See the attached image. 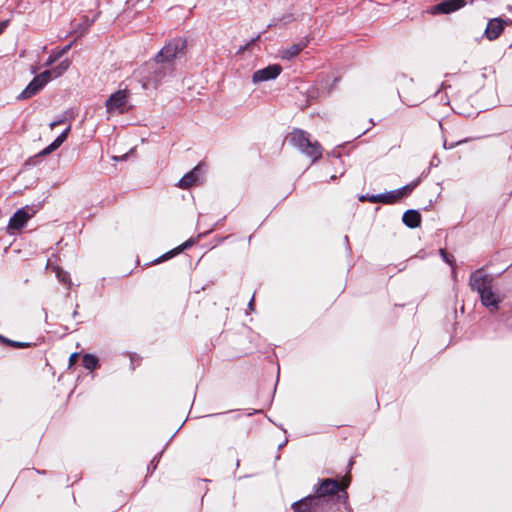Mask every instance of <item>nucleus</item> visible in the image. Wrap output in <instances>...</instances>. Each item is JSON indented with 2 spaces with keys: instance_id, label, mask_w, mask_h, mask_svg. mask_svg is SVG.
I'll return each mask as SVG.
<instances>
[{
  "instance_id": "1",
  "label": "nucleus",
  "mask_w": 512,
  "mask_h": 512,
  "mask_svg": "<svg viewBox=\"0 0 512 512\" xmlns=\"http://www.w3.org/2000/svg\"><path fill=\"white\" fill-rule=\"evenodd\" d=\"M341 506L349 510L348 493L338 480L322 479L314 486V494L308 495L292 504L294 512L338 511Z\"/></svg>"
},
{
  "instance_id": "2",
  "label": "nucleus",
  "mask_w": 512,
  "mask_h": 512,
  "mask_svg": "<svg viewBox=\"0 0 512 512\" xmlns=\"http://www.w3.org/2000/svg\"><path fill=\"white\" fill-rule=\"evenodd\" d=\"M288 142L302 154L315 163L322 157V146L318 141H312L310 134L305 130L294 128L287 137Z\"/></svg>"
},
{
  "instance_id": "3",
  "label": "nucleus",
  "mask_w": 512,
  "mask_h": 512,
  "mask_svg": "<svg viewBox=\"0 0 512 512\" xmlns=\"http://www.w3.org/2000/svg\"><path fill=\"white\" fill-rule=\"evenodd\" d=\"M471 287L480 295L481 302L484 306L497 309L500 298L493 290V279L478 271L471 277Z\"/></svg>"
},
{
  "instance_id": "4",
  "label": "nucleus",
  "mask_w": 512,
  "mask_h": 512,
  "mask_svg": "<svg viewBox=\"0 0 512 512\" xmlns=\"http://www.w3.org/2000/svg\"><path fill=\"white\" fill-rule=\"evenodd\" d=\"M187 51V40L177 37L167 42L154 57L156 64H167L173 67L176 59L182 58Z\"/></svg>"
},
{
  "instance_id": "5",
  "label": "nucleus",
  "mask_w": 512,
  "mask_h": 512,
  "mask_svg": "<svg viewBox=\"0 0 512 512\" xmlns=\"http://www.w3.org/2000/svg\"><path fill=\"white\" fill-rule=\"evenodd\" d=\"M36 213V210L33 206H24L20 209H18L9 219L7 230L8 233L13 235L15 234V231L20 230L25 226V224L28 222L29 219H31L34 214Z\"/></svg>"
},
{
  "instance_id": "6",
  "label": "nucleus",
  "mask_w": 512,
  "mask_h": 512,
  "mask_svg": "<svg viewBox=\"0 0 512 512\" xmlns=\"http://www.w3.org/2000/svg\"><path fill=\"white\" fill-rule=\"evenodd\" d=\"M282 72L279 64H271L265 68L259 69L252 74V82L254 84L276 79Z\"/></svg>"
},
{
  "instance_id": "7",
  "label": "nucleus",
  "mask_w": 512,
  "mask_h": 512,
  "mask_svg": "<svg viewBox=\"0 0 512 512\" xmlns=\"http://www.w3.org/2000/svg\"><path fill=\"white\" fill-rule=\"evenodd\" d=\"M151 71L147 77V82L152 83L155 87L159 85L164 78L171 74L173 71V67L167 64H156L154 61L153 64H150Z\"/></svg>"
},
{
  "instance_id": "8",
  "label": "nucleus",
  "mask_w": 512,
  "mask_h": 512,
  "mask_svg": "<svg viewBox=\"0 0 512 512\" xmlns=\"http://www.w3.org/2000/svg\"><path fill=\"white\" fill-rule=\"evenodd\" d=\"M128 99L127 90H118L112 93L105 102L107 112L113 113L116 110L123 112V107L126 105Z\"/></svg>"
},
{
  "instance_id": "9",
  "label": "nucleus",
  "mask_w": 512,
  "mask_h": 512,
  "mask_svg": "<svg viewBox=\"0 0 512 512\" xmlns=\"http://www.w3.org/2000/svg\"><path fill=\"white\" fill-rule=\"evenodd\" d=\"M204 170L201 164L195 166L191 171L186 173L179 181L177 186L181 189H188L192 185L196 184Z\"/></svg>"
},
{
  "instance_id": "10",
  "label": "nucleus",
  "mask_w": 512,
  "mask_h": 512,
  "mask_svg": "<svg viewBox=\"0 0 512 512\" xmlns=\"http://www.w3.org/2000/svg\"><path fill=\"white\" fill-rule=\"evenodd\" d=\"M45 86L41 83L40 79L35 76L26 88L17 97L18 100H25L38 94Z\"/></svg>"
},
{
  "instance_id": "11",
  "label": "nucleus",
  "mask_w": 512,
  "mask_h": 512,
  "mask_svg": "<svg viewBox=\"0 0 512 512\" xmlns=\"http://www.w3.org/2000/svg\"><path fill=\"white\" fill-rule=\"evenodd\" d=\"M394 192L388 191L384 193L374 194V195H363L360 197L361 201L368 200L371 203H384V204H393L395 202Z\"/></svg>"
},
{
  "instance_id": "12",
  "label": "nucleus",
  "mask_w": 512,
  "mask_h": 512,
  "mask_svg": "<svg viewBox=\"0 0 512 512\" xmlns=\"http://www.w3.org/2000/svg\"><path fill=\"white\" fill-rule=\"evenodd\" d=\"M503 29H504L503 20H501L499 18H494L489 21V23L486 27V30H485L486 37L489 40H494L502 33Z\"/></svg>"
},
{
  "instance_id": "13",
  "label": "nucleus",
  "mask_w": 512,
  "mask_h": 512,
  "mask_svg": "<svg viewBox=\"0 0 512 512\" xmlns=\"http://www.w3.org/2000/svg\"><path fill=\"white\" fill-rule=\"evenodd\" d=\"M402 221L408 228L414 229L421 223V214L418 210L409 209L404 212Z\"/></svg>"
},
{
  "instance_id": "14",
  "label": "nucleus",
  "mask_w": 512,
  "mask_h": 512,
  "mask_svg": "<svg viewBox=\"0 0 512 512\" xmlns=\"http://www.w3.org/2000/svg\"><path fill=\"white\" fill-rule=\"evenodd\" d=\"M308 44V40H301L299 43L293 44L281 51V58L291 60L295 58Z\"/></svg>"
},
{
  "instance_id": "15",
  "label": "nucleus",
  "mask_w": 512,
  "mask_h": 512,
  "mask_svg": "<svg viewBox=\"0 0 512 512\" xmlns=\"http://www.w3.org/2000/svg\"><path fill=\"white\" fill-rule=\"evenodd\" d=\"M426 172L424 171L421 176L415 180V181H412L411 183L401 187V188H398L396 190H392L393 195H395V202H397L398 200H400L401 198L407 196L408 194H410L412 192V190L420 183L421 179L423 177H426Z\"/></svg>"
},
{
  "instance_id": "16",
  "label": "nucleus",
  "mask_w": 512,
  "mask_h": 512,
  "mask_svg": "<svg viewBox=\"0 0 512 512\" xmlns=\"http://www.w3.org/2000/svg\"><path fill=\"white\" fill-rule=\"evenodd\" d=\"M426 172L424 171L421 176L415 180V181H412L411 183L401 187V188H398L396 190H392L393 195H395V202H397L398 200H400L401 198L407 196L408 194H410L412 192V190L420 183L421 179L423 177H426Z\"/></svg>"
},
{
  "instance_id": "17",
  "label": "nucleus",
  "mask_w": 512,
  "mask_h": 512,
  "mask_svg": "<svg viewBox=\"0 0 512 512\" xmlns=\"http://www.w3.org/2000/svg\"><path fill=\"white\" fill-rule=\"evenodd\" d=\"M69 132H70V126L67 127L59 136H57V138L51 144H49L46 148H44L39 153V155L45 156V155L52 153L56 149H58L62 145V143L67 139Z\"/></svg>"
},
{
  "instance_id": "18",
  "label": "nucleus",
  "mask_w": 512,
  "mask_h": 512,
  "mask_svg": "<svg viewBox=\"0 0 512 512\" xmlns=\"http://www.w3.org/2000/svg\"><path fill=\"white\" fill-rule=\"evenodd\" d=\"M72 46V43L67 44L63 48L59 50H54L51 55L48 57V59L45 62V66H51L54 62H56L59 58H61L64 54H66Z\"/></svg>"
},
{
  "instance_id": "19",
  "label": "nucleus",
  "mask_w": 512,
  "mask_h": 512,
  "mask_svg": "<svg viewBox=\"0 0 512 512\" xmlns=\"http://www.w3.org/2000/svg\"><path fill=\"white\" fill-rule=\"evenodd\" d=\"M82 363L83 366L89 371H93L99 367V359L95 355L90 353L83 355Z\"/></svg>"
},
{
  "instance_id": "20",
  "label": "nucleus",
  "mask_w": 512,
  "mask_h": 512,
  "mask_svg": "<svg viewBox=\"0 0 512 512\" xmlns=\"http://www.w3.org/2000/svg\"><path fill=\"white\" fill-rule=\"evenodd\" d=\"M426 12L431 15L448 14V0H441L440 3L428 7Z\"/></svg>"
},
{
  "instance_id": "21",
  "label": "nucleus",
  "mask_w": 512,
  "mask_h": 512,
  "mask_svg": "<svg viewBox=\"0 0 512 512\" xmlns=\"http://www.w3.org/2000/svg\"><path fill=\"white\" fill-rule=\"evenodd\" d=\"M70 62L69 60H63L55 67L51 68L52 72L54 73V78L60 77L69 67Z\"/></svg>"
},
{
  "instance_id": "22",
  "label": "nucleus",
  "mask_w": 512,
  "mask_h": 512,
  "mask_svg": "<svg viewBox=\"0 0 512 512\" xmlns=\"http://www.w3.org/2000/svg\"><path fill=\"white\" fill-rule=\"evenodd\" d=\"M37 78L40 79L41 83L46 86L52 79H54V73L51 69H47L40 74L37 75Z\"/></svg>"
},
{
  "instance_id": "23",
  "label": "nucleus",
  "mask_w": 512,
  "mask_h": 512,
  "mask_svg": "<svg viewBox=\"0 0 512 512\" xmlns=\"http://www.w3.org/2000/svg\"><path fill=\"white\" fill-rule=\"evenodd\" d=\"M56 276L61 283L66 284L68 285V287H70L71 279L68 272L59 269L56 273Z\"/></svg>"
},
{
  "instance_id": "24",
  "label": "nucleus",
  "mask_w": 512,
  "mask_h": 512,
  "mask_svg": "<svg viewBox=\"0 0 512 512\" xmlns=\"http://www.w3.org/2000/svg\"><path fill=\"white\" fill-rule=\"evenodd\" d=\"M194 244V240L191 238L187 241H185L183 244L179 245L178 247L174 248L176 254H179L183 252L184 250L190 248Z\"/></svg>"
},
{
  "instance_id": "25",
  "label": "nucleus",
  "mask_w": 512,
  "mask_h": 512,
  "mask_svg": "<svg viewBox=\"0 0 512 512\" xmlns=\"http://www.w3.org/2000/svg\"><path fill=\"white\" fill-rule=\"evenodd\" d=\"M464 0H450V12L456 11L462 7H464Z\"/></svg>"
},
{
  "instance_id": "26",
  "label": "nucleus",
  "mask_w": 512,
  "mask_h": 512,
  "mask_svg": "<svg viewBox=\"0 0 512 512\" xmlns=\"http://www.w3.org/2000/svg\"><path fill=\"white\" fill-rule=\"evenodd\" d=\"M175 255H177V254H176L175 250H174V249H172V250H170L169 252H167V253H165V254L161 255L160 257H158V258L154 261V263H156V264L161 263V262H163V261H165V260H167V259H169V258H171V257H173V256H175Z\"/></svg>"
},
{
  "instance_id": "27",
  "label": "nucleus",
  "mask_w": 512,
  "mask_h": 512,
  "mask_svg": "<svg viewBox=\"0 0 512 512\" xmlns=\"http://www.w3.org/2000/svg\"><path fill=\"white\" fill-rule=\"evenodd\" d=\"M159 458H160V455H156V456H155V457L150 461V463H149V464H148V466H147V471H148L149 473H152V472L156 469V467H157V465H158V463H159Z\"/></svg>"
},
{
  "instance_id": "28",
  "label": "nucleus",
  "mask_w": 512,
  "mask_h": 512,
  "mask_svg": "<svg viewBox=\"0 0 512 512\" xmlns=\"http://www.w3.org/2000/svg\"><path fill=\"white\" fill-rule=\"evenodd\" d=\"M261 37V34H258L254 38L250 39L244 46L239 48V52L248 50L256 41H258Z\"/></svg>"
},
{
  "instance_id": "29",
  "label": "nucleus",
  "mask_w": 512,
  "mask_h": 512,
  "mask_svg": "<svg viewBox=\"0 0 512 512\" xmlns=\"http://www.w3.org/2000/svg\"><path fill=\"white\" fill-rule=\"evenodd\" d=\"M443 119L444 118L439 119L438 120V124H439V127L441 128V131H442L443 147L446 149L447 148V139H446L445 134H444Z\"/></svg>"
},
{
  "instance_id": "30",
  "label": "nucleus",
  "mask_w": 512,
  "mask_h": 512,
  "mask_svg": "<svg viewBox=\"0 0 512 512\" xmlns=\"http://www.w3.org/2000/svg\"><path fill=\"white\" fill-rule=\"evenodd\" d=\"M11 346L15 348H26L30 346V343L28 342H20V341H13L11 342Z\"/></svg>"
},
{
  "instance_id": "31",
  "label": "nucleus",
  "mask_w": 512,
  "mask_h": 512,
  "mask_svg": "<svg viewBox=\"0 0 512 512\" xmlns=\"http://www.w3.org/2000/svg\"><path fill=\"white\" fill-rule=\"evenodd\" d=\"M439 164H440V159L436 155H434L430 161L428 170H431L434 167H438Z\"/></svg>"
},
{
  "instance_id": "32",
  "label": "nucleus",
  "mask_w": 512,
  "mask_h": 512,
  "mask_svg": "<svg viewBox=\"0 0 512 512\" xmlns=\"http://www.w3.org/2000/svg\"><path fill=\"white\" fill-rule=\"evenodd\" d=\"M439 253L443 261L448 264V251L446 248H440Z\"/></svg>"
},
{
  "instance_id": "33",
  "label": "nucleus",
  "mask_w": 512,
  "mask_h": 512,
  "mask_svg": "<svg viewBox=\"0 0 512 512\" xmlns=\"http://www.w3.org/2000/svg\"><path fill=\"white\" fill-rule=\"evenodd\" d=\"M279 21H283L284 23H289L293 21V15L292 14H286L284 15Z\"/></svg>"
},
{
  "instance_id": "34",
  "label": "nucleus",
  "mask_w": 512,
  "mask_h": 512,
  "mask_svg": "<svg viewBox=\"0 0 512 512\" xmlns=\"http://www.w3.org/2000/svg\"><path fill=\"white\" fill-rule=\"evenodd\" d=\"M9 20H4L0 22V35L4 32V30L8 27Z\"/></svg>"
},
{
  "instance_id": "35",
  "label": "nucleus",
  "mask_w": 512,
  "mask_h": 512,
  "mask_svg": "<svg viewBox=\"0 0 512 512\" xmlns=\"http://www.w3.org/2000/svg\"><path fill=\"white\" fill-rule=\"evenodd\" d=\"M78 357V354L77 353H73L70 357H69V366H71L75 360L77 359Z\"/></svg>"
},
{
  "instance_id": "36",
  "label": "nucleus",
  "mask_w": 512,
  "mask_h": 512,
  "mask_svg": "<svg viewBox=\"0 0 512 512\" xmlns=\"http://www.w3.org/2000/svg\"><path fill=\"white\" fill-rule=\"evenodd\" d=\"M248 310H250V311L254 310V297H252L248 303Z\"/></svg>"
},
{
  "instance_id": "37",
  "label": "nucleus",
  "mask_w": 512,
  "mask_h": 512,
  "mask_svg": "<svg viewBox=\"0 0 512 512\" xmlns=\"http://www.w3.org/2000/svg\"><path fill=\"white\" fill-rule=\"evenodd\" d=\"M1 342L6 343L11 346V342H13V340H10L6 337H1Z\"/></svg>"
},
{
  "instance_id": "38",
  "label": "nucleus",
  "mask_w": 512,
  "mask_h": 512,
  "mask_svg": "<svg viewBox=\"0 0 512 512\" xmlns=\"http://www.w3.org/2000/svg\"><path fill=\"white\" fill-rule=\"evenodd\" d=\"M61 123H62V121H61V120H60V121H54V122H52V123L50 124V126H51V128H54L55 126H57V125H59V124H61Z\"/></svg>"
},
{
  "instance_id": "39",
  "label": "nucleus",
  "mask_w": 512,
  "mask_h": 512,
  "mask_svg": "<svg viewBox=\"0 0 512 512\" xmlns=\"http://www.w3.org/2000/svg\"><path fill=\"white\" fill-rule=\"evenodd\" d=\"M277 21L276 19H273L272 22L268 25V28L272 27V26H276L277 25Z\"/></svg>"
},
{
  "instance_id": "40",
  "label": "nucleus",
  "mask_w": 512,
  "mask_h": 512,
  "mask_svg": "<svg viewBox=\"0 0 512 512\" xmlns=\"http://www.w3.org/2000/svg\"><path fill=\"white\" fill-rule=\"evenodd\" d=\"M344 242H346V244L349 245V238H348V236L344 237Z\"/></svg>"
},
{
  "instance_id": "41",
  "label": "nucleus",
  "mask_w": 512,
  "mask_h": 512,
  "mask_svg": "<svg viewBox=\"0 0 512 512\" xmlns=\"http://www.w3.org/2000/svg\"><path fill=\"white\" fill-rule=\"evenodd\" d=\"M77 315H78V312H77V310H75V311L73 312V315H72V316L75 318Z\"/></svg>"
},
{
  "instance_id": "42",
  "label": "nucleus",
  "mask_w": 512,
  "mask_h": 512,
  "mask_svg": "<svg viewBox=\"0 0 512 512\" xmlns=\"http://www.w3.org/2000/svg\"><path fill=\"white\" fill-rule=\"evenodd\" d=\"M36 472L39 473V474H44L45 473V471L41 472L40 470H36Z\"/></svg>"
},
{
  "instance_id": "43",
  "label": "nucleus",
  "mask_w": 512,
  "mask_h": 512,
  "mask_svg": "<svg viewBox=\"0 0 512 512\" xmlns=\"http://www.w3.org/2000/svg\"><path fill=\"white\" fill-rule=\"evenodd\" d=\"M370 123H371L372 125H375V123H374L373 119H370Z\"/></svg>"
},
{
  "instance_id": "44",
  "label": "nucleus",
  "mask_w": 512,
  "mask_h": 512,
  "mask_svg": "<svg viewBox=\"0 0 512 512\" xmlns=\"http://www.w3.org/2000/svg\"><path fill=\"white\" fill-rule=\"evenodd\" d=\"M284 444H285V443H281V444L279 445V448H282V447L284 446Z\"/></svg>"
}]
</instances>
